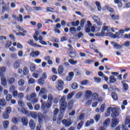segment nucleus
Listing matches in <instances>:
<instances>
[{
	"label": "nucleus",
	"instance_id": "nucleus-41",
	"mask_svg": "<svg viewBox=\"0 0 130 130\" xmlns=\"http://www.w3.org/2000/svg\"><path fill=\"white\" fill-rule=\"evenodd\" d=\"M12 98H13V95H12V94H8L6 97V99L8 102H10V101L12 100Z\"/></svg>",
	"mask_w": 130,
	"mask_h": 130
},
{
	"label": "nucleus",
	"instance_id": "nucleus-29",
	"mask_svg": "<svg viewBox=\"0 0 130 130\" xmlns=\"http://www.w3.org/2000/svg\"><path fill=\"white\" fill-rule=\"evenodd\" d=\"M115 4H117L119 8H121L122 7V3H121V0H114Z\"/></svg>",
	"mask_w": 130,
	"mask_h": 130
},
{
	"label": "nucleus",
	"instance_id": "nucleus-17",
	"mask_svg": "<svg viewBox=\"0 0 130 130\" xmlns=\"http://www.w3.org/2000/svg\"><path fill=\"white\" fill-rule=\"evenodd\" d=\"M21 121L23 124V125H28V118L26 117H23L21 119Z\"/></svg>",
	"mask_w": 130,
	"mask_h": 130
},
{
	"label": "nucleus",
	"instance_id": "nucleus-62",
	"mask_svg": "<svg viewBox=\"0 0 130 130\" xmlns=\"http://www.w3.org/2000/svg\"><path fill=\"white\" fill-rule=\"evenodd\" d=\"M18 94V90H14L12 92V95L14 97H17Z\"/></svg>",
	"mask_w": 130,
	"mask_h": 130
},
{
	"label": "nucleus",
	"instance_id": "nucleus-7",
	"mask_svg": "<svg viewBox=\"0 0 130 130\" xmlns=\"http://www.w3.org/2000/svg\"><path fill=\"white\" fill-rule=\"evenodd\" d=\"M119 121L116 118H114L112 119V123H111V127H115L117 124H118Z\"/></svg>",
	"mask_w": 130,
	"mask_h": 130
},
{
	"label": "nucleus",
	"instance_id": "nucleus-60",
	"mask_svg": "<svg viewBox=\"0 0 130 130\" xmlns=\"http://www.w3.org/2000/svg\"><path fill=\"white\" fill-rule=\"evenodd\" d=\"M85 22H86V20L85 19H82L81 20L80 26H81V27H84V25H85Z\"/></svg>",
	"mask_w": 130,
	"mask_h": 130
},
{
	"label": "nucleus",
	"instance_id": "nucleus-11",
	"mask_svg": "<svg viewBox=\"0 0 130 130\" xmlns=\"http://www.w3.org/2000/svg\"><path fill=\"white\" fill-rule=\"evenodd\" d=\"M69 32L75 37L77 34V29L75 27H71L69 29Z\"/></svg>",
	"mask_w": 130,
	"mask_h": 130
},
{
	"label": "nucleus",
	"instance_id": "nucleus-25",
	"mask_svg": "<svg viewBox=\"0 0 130 130\" xmlns=\"http://www.w3.org/2000/svg\"><path fill=\"white\" fill-rule=\"evenodd\" d=\"M30 63V70L31 72H34L35 70H36V67H35V64H34L32 62H29Z\"/></svg>",
	"mask_w": 130,
	"mask_h": 130
},
{
	"label": "nucleus",
	"instance_id": "nucleus-32",
	"mask_svg": "<svg viewBox=\"0 0 130 130\" xmlns=\"http://www.w3.org/2000/svg\"><path fill=\"white\" fill-rule=\"evenodd\" d=\"M83 95V92H79L76 94V95H75V97L76 99H80V98H81V97H82Z\"/></svg>",
	"mask_w": 130,
	"mask_h": 130
},
{
	"label": "nucleus",
	"instance_id": "nucleus-18",
	"mask_svg": "<svg viewBox=\"0 0 130 130\" xmlns=\"http://www.w3.org/2000/svg\"><path fill=\"white\" fill-rule=\"evenodd\" d=\"M20 63H21V60H16L13 66L14 69H19V68H20Z\"/></svg>",
	"mask_w": 130,
	"mask_h": 130
},
{
	"label": "nucleus",
	"instance_id": "nucleus-30",
	"mask_svg": "<svg viewBox=\"0 0 130 130\" xmlns=\"http://www.w3.org/2000/svg\"><path fill=\"white\" fill-rule=\"evenodd\" d=\"M7 104L5 99H0V106H6Z\"/></svg>",
	"mask_w": 130,
	"mask_h": 130
},
{
	"label": "nucleus",
	"instance_id": "nucleus-61",
	"mask_svg": "<svg viewBox=\"0 0 130 130\" xmlns=\"http://www.w3.org/2000/svg\"><path fill=\"white\" fill-rule=\"evenodd\" d=\"M90 25H86L85 26V31L86 32H87V33H89V32H90Z\"/></svg>",
	"mask_w": 130,
	"mask_h": 130
},
{
	"label": "nucleus",
	"instance_id": "nucleus-63",
	"mask_svg": "<svg viewBox=\"0 0 130 130\" xmlns=\"http://www.w3.org/2000/svg\"><path fill=\"white\" fill-rule=\"evenodd\" d=\"M6 11H9V8L7 7L6 6H3L2 7V12L3 13H5Z\"/></svg>",
	"mask_w": 130,
	"mask_h": 130
},
{
	"label": "nucleus",
	"instance_id": "nucleus-5",
	"mask_svg": "<svg viewBox=\"0 0 130 130\" xmlns=\"http://www.w3.org/2000/svg\"><path fill=\"white\" fill-rule=\"evenodd\" d=\"M62 123L66 127H69V126H71L73 124V121H72V119L69 118L62 120Z\"/></svg>",
	"mask_w": 130,
	"mask_h": 130
},
{
	"label": "nucleus",
	"instance_id": "nucleus-42",
	"mask_svg": "<svg viewBox=\"0 0 130 130\" xmlns=\"http://www.w3.org/2000/svg\"><path fill=\"white\" fill-rule=\"evenodd\" d=\"M16 21L18 22H20L21 23L23 22V16L22 15L19 14V17H18V19H16Z\"/></svg>",
	"mask_w": 130,
	"mask_h": 130
},
{
	"label": "nucleus",
	"instance_id": "nucleus-53",
	"mask_svg": "<svg viewBox=\"0 0 130 130\" xmlns=\"http://www.w3.org/2000/svg\"><path fill=\"white\" fill-rule=\"evenodd\" d=\"M18 105L20 106V107H24L25 106V104H24V102H23L22 100H19L18 101Z\"/></svg>",
	"mask_w": 130,
	"mask_h": 130
},
{
	"label": "nucleus",
	"instance_id": "nucleus-33",
	"mask_svg": "<svg viewBox=\"0 0 130 130\" xmlns=\"http://www.w3.org/2000/svg\"><path fill=\"white\" fill-rule=\"evenodd\" d=\"M109 79L110 83H115V82H116V79L114 78V76H111Z\"/></svg>",
	"mask_w": 130,
	"mask_h": 130
},
{
	"label": "nucleus",
	"instance_id": "nucleus-15",
	"mask_svg": "<svg viewBox=\"0 0 130 130\" xmlns=\"http://www.w3.org/2000/svg\"><path fill=\"white\" fill-rule=\"evenodd\" d=\"M47 93V90H46V88H42L41 89L39 93V96H43V95H45Z\"/></svg>",
	"mask_w": 130,
	"mask_h": 130
},
{
	"label": "nucleus",
	"instance_id": "nucleus-35",
	"mask_svg": "<svg viewBox=\"0 0 130 130\" xmlns=\"http://www.w3.org/2000/svg\"><path fill=\"white\" fill-rule=\"evenodd\" d=\"M83 36H84V34L81 32H80L78 34H76V35H75L74 37H76L79 38V39H80V38H82Z\"/></svg>",
	"mask_w": 130,
	"mask_h": 130
},
{
	"label": "nucleus",
	"instance_id": "nucleus-64",
	"mask_svg": "<svg viewBox=\"0 0 130 130\" xmlns=\"http://www.w3.org/2000/svg\"><path fill=\"white\" fill-rule=\"evenodd\" d=\"M30 99H34L36 98L37 97L36 93H31L30 95Z\"/></svg>",
	"mask_w": 130,
	"mask_h": 130
},
{
	"label": "nucleus",
	"instance_id": "nucleus-8",
	"mask_svg": "<svg viewBox=\"0 0 130 130\" xmlns=\"http://www.w3.org/2000/svg\"><path fill=\"white\" fill-rule=\"evenodd\" d=\"M62 89H63V82L61 80H58L57 90H58V91H61Z\"/></svg>",
	"mask_w": 130,
	"mask_h": 130
},
{
	"label": "nucleus",
	"instance_id": "nucleus-57",
	"mask_svg": "<svg viewBox=\"0 0 130 130\" xmlns=\"http://www.w3.org/2000/svg\"><path fill=\"white\" fill-rule=\"evenodd\" d=\"M27 106L30 110H33V106H32V104H31V103H27Z\"/></svg>",
	"mask_w": 130,
	"mask_h": 130
},
{
	"label": "nucleus",
	"instance_id": "nucleus-10",
	"mask_svg": "<svg viewBox=\"0 0 130 130\" xmlns=\"http://www.w3.org/2000/svg\"><path fill=\"white\" fill-rule=\"evenodd\" d=\"M69 56L70 57H71V58H75L76 56H77V52L76 51V50H71V51H69Z\"/></svg>",
	"mask_w": 130,
	"mask_h": 130
},
{
	"label": "nucleus",
	"instance_id": "nucleus-58",
	"mask_svg": "<svg viewBox=\"0 0 130 130\" xmlns=\"http://www.w3.org/2000/svg\"><path fill=\"white\" fill-rule=\"evenodd\" d=\"M85 118V114L82 113L80 114V115L79 117V120H83Z\"/></svg>",
	"mask_w": 130,
	"mask_h": 130
},
{
	"label": "nucleus",
	"instance_id": "nucleus-36",
	"mask_svg": "<svg viewBox=\"0 0 130 130\" xmlns=\"http://www.w3.org/2000/svg\"><path fill=\"white\" fill-rule=\"evenodd\" d=\"M24 84H25V81H24V79H20L18 81L19 86H20L21 87H22V86H24Z\"/></svg>",
	"mask_w": 130,
	"mask_h": 130
},
{
	"label": "nucleus",
	"instance_id": "nucleus-14",
	"mask_svg": "<svg viewBox=\"0 0 130 130\" xmlns=\"http://www.w3.org/2000/svg\"><path fill=\"white\" fill-rule=\"evenodd\" d=\"M111 44H113L114 48H116V49H121V48H122V46L121 45L118 44V43H115L114 42H111Z\"/></svg>",
	"mask_w": 130,
	"mask_h": 130
},
{
	"label": "nucleus",
	"instance_id": "nucleus-52",
	"mask_svg": "<svg viewBox=\"0 0 130 130\" xmlns=\"http://www.w3.org/2000/svg\"><path fill=\"white\" fill-rule=\"evenodd\" d=\"M41 79H43L44 80H46L47 79V73L46 72H44L42 75V77H41Z\"/></svg>",
	"mask_w": 130,
	"mask_h": 130
},
{
	"label": "nucleus",
	"instance_id": "nucleus-38",
	"mask_svg": "<svg viewBox=\"0 0 130 130\" xmlns=\"http://www.w3.org/2000/svg\"><path fill=\"white\" fill-rule=\"evenodd\" d=\"M29 73V70H28V68L26 67H24L23 68V74L25 75V76H26V75H28Z\"/></svg>",
	"mask_w": 130,
	"mask_h": 130
},
{
	"label": "nucleus",
	"instance_id": "nucleus-43",
	"mask_svg": "<svg viewBox=\"0 0 130 130\" xmlns=\"http://www.w3.org/2000/svg\"><path fill=\"white\" fill-rule=\"evenodd\" d=\"M17 97L18 98H19V99H20V100H22V99L24 98V93L22 92H19L17 95Z\"/></svg>",
	"mask_w": 130,
	"mask_h": 130
},
{
	"label": "nucleus",
	"instance_id": "nucleus-3",
	"mask_svg": "<svg viewBox=\"0 0 130 130\" xmlns=\"http://www.w3.org/2000/svg\"><path fill=\"white\" fill-rule=\"evenodd\" d=\"M29 115L32 117V118L36 119L37 117L39 118V122L40 124H41L42 122H43V116L42 115V114L41 113H39L37 114V112H30L29 114Z\"/></svg>",
	"mask_w": 130,
	"mask_h": 130
},
{
	"label": "nucleus",
	"instance_id": "nucleus-47",
	"mask_svg": "<svg viewBox=\"0 0 130 130\" xmlns=\"http://www.w3.org/2000/svg\"><path fill=\"white\" fill-rule=\"evenodd\" d=\"M112 96L114 100H117V94L114 92H112Z\"/></svg>",
	"mask_w": 130,
	"mask_h": 130
},
{
	"label": "nucleus",
	"instance_id": "nucleus-13",
	"mask_svg": "<svg viewBox=\"0 0 130 130\" xmlns=\"http://www.w3.org/2000/svg\"><path fill=\"white\" fill-rule=\"evenodd\" d=\"M29 127L31 129H34L36 124H35V121L32 119L30 120L29 122Z\"/></svg>",
	"mask_w": 130,
	"mask_h": 130
},
{
	"label": "nucleus",
	"instance_id": "nucleus-48",
	"mask_svg": "<svg viewBox=\"0 0 130 130\" xmlns=\"http://www.w3.org/2000/svg\"><path fill=\"white\" fill-rule=\"evenodd\" d=\"M69 62L71 63V64H77V61L74 60V59H70L69 60Z\"/></svg>",
	"mask_w": 130,
	"mask_h": 130
},
{
	"label": "nucleus",
	"instance_id": "nucleus-1",
	"mask_svg": "<svg viewBox=\"0 0 130 130\" xmlns=\"http://www.w3.org/2000/svg\"><path fill=\"white\" fill-rule=\"evenodd\" d=\"M60 114L58 116L57 122L58 124H60L62 121L63 118V113L66 111V107H67V102H66V97L62 96L60 100Z\"/></svg>",
	"mask_w": 130,
	"mask_h": 130
},
{
	"label": "nucleus",
	"instance_id": "nucleus-21",
	"mask_svg": "<svg viewBox=\"0 0 130 130\" xmlns=\"http://www.w3.org/2000/svg\"><path fill=\"white\" fill-rule=\"evenodd\" d=\"M73 107H74V100H71L70 101H69L68 108V109H72Z\"/></svg>",
	"mask_w": 130,
	"mask_h": 130
},
{
	"label": "nucleus",
	"instance_id": "nucleus-22",
	"mask_svg": "<svg viewBox=\"0 0 130 130\" xmlns=\"http://www.w3.org/2000/svg\"><path fill=\"white\" fill-rule=\"evenodd\" d=\"M101 26H102V22L98 23L95 26V30L97 32H99V31H100V29H101Z\"/></svg>",
	"mask_w": 130,
	"mask_h": 130
},
{
	"label": "nucleus",
	"instance_id": "nucleus-23",
	"mask_svg": "<svg viewBox=\"0 0 130 130\" xmlns=\"http://www.w3.org/2000/svg\"><path fill=\"white\" fill-rule=\"evenodd\" d=\"M110 123V119L108 118L104 121V126H106V127H107V126H109Z\"/></svg>",
	"mask_w": 130,
	"mask_h": 130
},
{
	"label": "nucleus",
	"instance_id": "nucleus-4",
	"mask_svg": "<svg viewBox=\"0 0 130 130\" xmlns=\"http://www.w3.org/2000/svg\"><path fill=\"white\" fill-rule=\"evenodd\" d=\"M41 102L42 103L41 109L43 110H45V108H50V107H51V105H52V102L48 101H47L46 103L45 102H43V101L41 100Z\"/></svg>",
	"mask_w": 130,
	"mask_h": 130
},
{
	"label": "nucleus",
	"instance_id": "nucleus-46",
	"mask_svg": "<svg viewBox=\"0 0 130 130\" xmlns=\"http://www.w3.org/2000/svg\"><path fill=\"white\" fill-rule=\"evenodd\" d=\"M9 115H10L9 114L5 112L3 115V118H4L5 119H9Z\"/></svg>",
	"mask_w": 130,
	"mask_h": 130
},
{
	"label": "nucleus",
	"instance_id": "nucleus-49",
	"mask_svg": "<svg viewBox=\"0 0 130 130\" xmlns=\"http://www.w3.org/2000/svg\"><path fill=\"white\" fill-rule=\"evenodd\" d=\"M72 88L73 90H77L78 89V84L74 83L72 85Z\"/></svg>",
	"mask_w": 130,
	"mask_h": 130
},
{
	"label": "nucleus",
	"instance_id": "nucleus-45",
	"mask_svg": "<svg viewBox=\"0 0 130 130\" xmlns=\"http://www.w3.org/2000/svg\"><path fill=\"white\" fill-rule=\"evenodd\" d=\"M105 10H107V11H109V12H110L111 13H113L114 12L113 8H111L110 7L105 6Z\"/></svg>",
	"mask_w": 130,
	"mask_h": 130
},
{
	"label": "nucleus",
	"instance_id": "nucleus-12",
	"mask_svg": "<svg viewBox=\"0 0 130 130\" xmlns=\"http://www.w3.org/2000/svg\"><path fill=\"white\" fill-rule=\"evenodd\" d=\"M27 43L30 45H31V46H34L35 47H42V46L39 45L37 44H35L32 40H29V41L27 42Z\"/></svg>",
	"mask_w": 130,
	"mask_h": 130
},
{
	"label": "nucleus",
	"instance_id": "nucleus-50",
	"mask_svg": "<svg viewBox=\"0 0 130 130\" xmlns=\"http://www.w3.org/2000/svg\"><path fill=\"white\" fill-rule=\"evenodd\" d=\"M44 82H45V79L40 78L39 79L38 83L40 85H43V84H44Z\"/></svg>",
	"mask_w": 130,
	"mask_h": 130
},
{
	"label": "nucleus",
	"instance_id": "nucleus-20",
	"mask_svg": "<svg viewBox=\"0 0 130 130\" xmlns=\"http://www.w3.org/2000/svg\"><path fill=\"white\" fill-rule=\"evenodd\" d=\"M74 77V72H70L69 73V75L68 76H67L66 80L68 81H71L72 79H73V77Z\"/></svg>",
	"mask_w": 130,
	"mask_h": 130
},
{
	"label": "nucleus",
	"instance_id": "nucleus-55",
	"mask_svg": "<svg viewBox=\"0 0 130 130\" xmlns=\"http://www.w3.org/2000/svg\"><path fill=\"white\" fill-rule=\"evenodd\" d=\"M83 124H84V122H83V121L80 122L77 125V129H80L81 127L83 126Z\"/></svg>",
	"mask_w": 130,
	"mask_h": 130
},
{
	"label": "nucleus",
	"instance_id": "nucleus-9",
	"mask_svg": "<svg viewBox=\"0 0 130 130\" xmlns=\"http://www.w3.org/2000/svg\"><path fill=\"white\" fill-rule=\"evenodd\" d=\"M0 77H1L2 85H3V86H6L7 80L6 79V77L4 76V73H3V72H0Z\"/></svg>",
	"mask_w": 130,
	"mask_h": 130
},
{
	"label": "nucleus",
	"instance_id": "nucleus-6",
	"mask_svg": "<svg viewBox=\"0 0 130 130\" xmlns=\"http://www.w3.org/2000/svg\"><path fill=\"white\" fill-rule=\"evenodd\" d=\"M108 29V26H105L103 27L101 32H98L95 34V36H104L105 35V31Z\"/></svg>",
	"mask_w": 130,
	"mask_h": 130
},
{
	"label": "nucleus",
	"instance_id": "nucleus-56",
	"mask_svg": "<svg viewBox=\"0 0 130 130\" xmlns=\"http://www.w3.org/2000/svg\"><path fill=\"white\" fill-rule=\"evenodd\" d=\"M124 29H120L118 30V33H119L120 35L121 36L120 37H122V36H124L123 34L124 33Z\"/></svg>",
	"mask_w": 130,
	"mask_h": 130
},
{
	"label": "nucleus",
	"instance_id": "nucleus-28",
	"mask_svg": "<svg viewBox=\"0 0 130 130\" xmlns=\"http://www.w3.org/2000/svg\"><path fill=\"white\" fill-rule=\"evenodd\" d=\"M58 73L59 75H61L63 73V67L60 66L58 68Z\"/></svg>",
	"mask_w": 130,
	"mask_h": 130
},
{
	"label": "nucleus",
	"instance_id": "nucleus-31",
	"mask_svg": "<svg viewBox=\"0 0 130 130\" xmlns=\"http://www.w3.org/2000/svg\"><path fill=\"white\" fill-rule=\"evenodd\" d=\"M107 35L110 37V38H114V39L116 38V35H114L112 32H108Z\"/></svg>",
	"mask_w": 130,
	"mask_h": 130
},
{
	"label": "nucleus",
	"instance_id": "nucleus-27",
	"mask_svg": "<svg viewBox=\"0 0 130 130\" xmlns=\"http://www.w3.org/2000/svg\"><path fill=\"white\" fill-rule=\"evenodd\" d=\"M93 20H94V22H96V24H99V23H102L100 21V18L96 16L93 17Z\"/></svg>",
	"mask_w": 130,
	"mask_h": 130
},
{
	"label": "nucleus",
	"instance_id": "nucleus-39",
	"mask_svg": "<svg viewBox=\"0 0 130 130\" xmlns=\"http://www.w3.org/2000/svg\"><path fill=\"white\" fill-rule=\"evenodd\" d=\"M125 124H130V116H127L126 117L125 120Z\"/></svg>",
	"mask_w": 130,
	"mask_h": 130
},
{
	"label": "nucleus",
	"instance_id": "nucleus-16",
	"mask_svg": "<svg viewBox=\"0 0 130 130\" xmlns=\"http://www.w3.org/2000/svg\"><path fill=\"white\" fill-rule=\"evenodd\" d=\"M40 54V52L38 51H32L30 53V56L31 57H36V56H38Z\"/></svg>",
	"mask_w": 130,
	"mask_h": 130
},
{
	"label": "nucleus",
	"instance_id": "nucleus-40",
	"mask_svg": "<svg viewBox=\"0 0 130 130\" xmlns=\"http://www.w3.org/2000/svg\"><path fill=\"white\" fill-rule=\"evenodd\" d=\"M9 123L8 122V121H5L3 122V126L4 127V128H8V127H9Z\"/></svg>",
	"mask_w": 130,
	"mask_h": 130
},
{
	"label": "nucleus",
	"instance_id": "nucleus-2",
	"mask_svg": "<svg viewBox=\"0 0 130 130\" xmlns=\"http://www.w3.org/2000/svg\"><path fill=\"white\" fill-rule=\"evenodd\" d=\"M112 112L111 115L112 117H117L119 115V112H118V109L117 108H112L110 107L108 108L107 112L106 113V116L108 117L110 115V112Z\"/></svg>",
	"mask_w": 130,
	"mask_h": 130
},
{
	"label": "nucleus",
	"instance_id": "nucleus-44",
	"mask_svg": "<svg viewBox=\"0 0 130 130\" xmlns=\"http://www.w3.org/2000/svg\"><path fill=\"white\" fill-rule=\"evenodd\" d=\"M34 39L36 40V41H38V31H36L35 34L34 36Z\"/></svg>",
	"mask_w": 130,
	"mask_h": 130
},
{
	"label": "nucleus",
	"instance_id": "nucleus-51",
	"mask_svg": "<svg viewBox=\"0 0 130 130\" xmlns=\"http://www.w3.org/2000/svg\"><path fill=\"white\" fill-rule=\"evenodd\" d=\"M53 100V96H52V94H49L48 96V101L52 102Z\"/></svg>",
	"mask_w": 130,
	"mask_h": 130
},
{
	"label": "nucleus",
	"instance_id": "nucleus-34",
	"mask_svg": "<svg viewBox=\"0 0 130 130\" xmlns=\"http://www.w3.org/2000/svg\"><path fill=\"white\" fill-rule=\"evenodd\" d=\"M110 16L111 17V18L113 20H119V16H118V15H115L114 14H110Z\"/></svg>",
	"mask_w": 130,
	"mask_h": 130
},
{
	"label": "nucleus",
	"instance_id": "nucleus-37",
	"mask_svg": "<svg viewBox=\"0 0 130 130\" xmlns=\"http://www.w3.org/2000/svg\"><path fill=\"white\" fill-rule=\"evenodd\" d=\"M15 83V78H11L8 80V84L10 85H13Z\"/></svg>",
	"mask_w": 130,
	"mask_h": 130
},
{
	"label": "nucleus",
	"instance_id": "nucleus-59",
	"mask_svg": "<svg viewBox=\"0 0 130 130\" xmlns=\"http://www.w3.org/2000/svg\"><path fill=\"white\" fill-rule=\"evenodd\" d=\"M105 107H106V106L105 105V104H104L101 105V109H100V111H101V112H103V111H104V110L105 109Z\"/></svg>",
	"mask_w": 130,
	"mask_h": 130
},
{
	"label": "nucleus",
	"instance_id": "nucleus-54",
	"mask_svg": "<svg viewBox=\"0 0 130 130\" xmlns=\"http://www.w3.org/2000/svg\"><path fill=\"white\" fill-rule=\"evenodd\" d=\"M101 116L99 114L96 115L94 118L96 122H98L99 121V119H100Z\"/></svg>",
	"mask_w": 130,
	"mask_h": 130
},
{
	"label": "nucleus",
	"instance_id": "nucleus-19",
	"mask_svg": "<svg viewBox=\"0 0 130 130\" xmlns=\"http://www.w3.org/2000/svg\"><path fill=\"white\" fill-rule=\"evenodd\" d=\"M19 118H18L17 117H14L12 118V122L14 124H18V123H19V121H20V120H19Z\"/></svg>",
	"mask_w": 130,
	"mask_h": 130
},
{
	"label": "nucleus",
	"instance_id": "nucleus-24",
	"mask_svg": "<svg viewBox=\"0 0 130 130\" xmlns=\"http://www.w3.org/2000/svg\"><path fill=\"white\" fill-rule=\"evenodd\" d=\"M93 123H94V119H91L90 120L87 121L85 123V126L88 127L90 124H93Z\"/></svg>",
	"mask_w": 130,
	"mask_h": 130
},
{
	"label": "nucleus",
	"instance_id": "nucleus-26",
	"mask_svg": "<svg viewBox=\"0 0 130 130\" xmlns=\"http://www.w3.org/2000/svg\"><path fill=\"white\" fill-rule=\"evenodd\" d=\"M91 95H92V91L90 90H87L86 91L85 96L86 97V98H87V99H89V98L91 97Z\"/></svg>",
	"mask_w": 130,
	"mask_h": 130
}]
</instances>
